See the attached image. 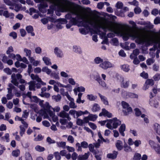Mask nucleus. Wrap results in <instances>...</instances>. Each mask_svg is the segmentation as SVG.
<instances>
[{"label":"nucleus","mask_w":160,"mask_h":160,"mask_svg":"<svg viewBox=\"0 0 160 160\" xmlns=\"http://www.w3.org/2000/svg\"><path fill=\"white\" fill-rule=\"evenodd\" d=\"M122 104L123 108L122 112L124 115H128L132 113V109L128 103L122 101Z\"/></svg>","instance_id":"nucleus-1"},{"label":"nucleus","mask_w":160,"mask_h":160,"mask_svg":"<svg viewBox=\"0 0 160 160\" xmlns=\"http://www.w3.org/2000/svg\"><path fill=\"white\" fill-rule=\"evenodd\" d=\"M99 67L104 70L112 67V64L109 61L103 62L99 65Z\"/></svg>","instance_id":"nucleus-2"},{"label":"nucleus","mask_w":160,"mask_h":160,"mask_svg":"<svg viewBox=\"0 0 160 160\" xmlns=\"http://www.w3.org/2000/svg\"><path fill=\"white\" fill-rule=\"evenodd\" d=\"M121 79L120 81L121 82L120 86L121 87L124 88H127L129 85V81L124 82V78L120 76Z\"/></svg>","instance_id":"nucleus-3"},{"label":"nucleus","mask_w":160,"mask_h":160,"mask_svg":"<svg viewBox=\"0 0 160 160\" xmlns=\"http://www.w3.org/2000/svg\"><path fill=\"white\" fill-rule=\"evenodd\" d=\"M132 37L135 39H136L135 42L139 44H142L144 42V41L141 37L137 34H133L132 35Z\"/></svg>","instance_id":"nucleus-4"},{"label":"nucleus","mask_w":160,"mask_h":160,"mask_svg":"<svg viewBox=\"0 0 160 160\" xmlns=\"http://www.w3.org/2000/svg\"><path fill=\"white\" fill-rule=\"evenodd\" d=\"M113 123L112 126L113 128H116L118 126L121 124V122L119 119H118L116 117L113 118Z\"/></svg>","instance_id":"nucleus-5"},{"label":"nucleus","mask_w":160,"mask_h":160,"mask_svg":"<svg viewBox=\"0 0 160 160\" xmlns=\"http://www.w3.org/2000/svg\"><path fill=\"white\" fill-rule=\"evenodd\" d=\"M118 154V151H113L112 152V153H110L108 154L107 155V157L108 158L114 159L117 158Z\"/></svg>","instance_id":"nucleus-6"},{"label":"nucleus","mask_w":160,"mask_h":160,"mask_svg":"<svg viewBox=\"0 0 160 160\" xmlns=\"http://www.w3.org/2000/svg\"><path fill=\"white\" fill-rule=\"evenodd\" d=\"M26 30L28 33L31 34L32 36L35 35V34L33 32L34 29L33 27L31 25L27 26L26 28Z\"/></svg>","instance_id":"nucleus-7"},{"label":"nucleus","mask_w":160,"mask_h":160,"mask_svg":"<svg viewBox=\"0 0 160 160\" xmlns=\"http://www.w3.org/2000/svg\"><path fill=\"white\" fill-rule=\"evenodd\" d=\"M92 21L88 20H83L82 22V26L87 28H90L89 25H92Z\"/></svg>","instance_id":"nucleus-8"},{"label":"nucleus","mask_w":160,"mask_h":160,"mask_svg":"<svg viewBox=\"0 0 160 160\" xmlns=\"http://www.w3.org/2000/svg\"><path fill=\"white\" fill-rule=\"evenodd\" d=\"M59 116L62 118H66L69 120H70L71 119L69 116V114L64 111H61L59 113Z\"/></svg>","instance_id":"nucleus-9"},{"label":"nucleus","mask_w":160,"mask_h":160,"mask_svg":"<svg viewBox=\"0 0 160 160\" xmlns=\"http://www.w3.org/2000/svg\"><path fill=\"white\" fill-rule=\"evenodd\" d=\"M11 78L12 79L11 82L16 87H18L19 83L17 81L16 79V75L15 73H12L11 76Z\"/></svg>","instance_id":"nucleus-10"},{"label":"nucleus","mask_w":160,"mask_h":160,"mask_svg":"<svg viewBox=\"0 0 160 160\" xmlns=\"http://www.w3.org/2000/svg\"><path fill=\"white\" fill-rule=\"evenodd\" d=\"M126 130V125L124 124H121L119 129V131L121 135L122 136H125L124 132Z\"/></svg>","instance_id":"nucleus-11"},{"label":"nucleus","mask_w":160,"mask_h":160,"mask_svg":"<svg viewBox=\"0 0 160 160\" xmlns=\"http://www.w3.org/2000/svg\"><path fill=\"white\" fill-rule=\"evenodd\" d=\"M54 53L58 57L61 58L63 54L62 52L58 47H56L54 49Z\"/></svg>","instance_id":"nucleus-12"},{"label":"nucleus","mask_w":160,"mask_h":160,"mask_svg":"<svg viewBox=\"0 0 160 160\" xmlns=\"http://www.w3.org/2000/svg\"><path fill=\"white\" fill-rule=\"evenodd\" d=\"M116 147L118 151L122 150L123 148V143L120 140H118L115 144Z\"/></svg>","instance_id":"nucleus-13"},{"label":"nucleus","mask_w":160,"mask_h":160,"mask_svg":"<svg viewBox=\"0 0 160 160\" xmlns=\"http://www.w3.org/2000/svg\"><path fill=\"white\" fill-rule=\"evenodd\" d=\"M28 84L29 85V90L30 91L35 90L36 82L34 81H31L29 82Z\"/></svg>","instance_id":"nucleus-14"},{"label":"nucleus","mask_w":160,"mask_h":160,"mask_svg":"<svg viewBox=\"0 0 160 160\" xmlns=\"http://www.w3.org/2000/svg\"><path fill=\"white\" fill-rule=\"evenodd\" d=\"M3 15L6 18H10L11 19L14 18V14L13 13H9L8 11H5L3 13Z\"/></svg>","instance_id":"nucleus-15"},{"label":"nucleus","mask_w":160,"mask_h":160,"mask_svg":"<svg viewBox=\"0 0 160 160\" xmlns=\"http://www.w3.org/2000/svg\"><path fill=\"white\" fill-rule=\"evenodd\" d=\"M101 109L99 105L97 103H94L91 109L93 112H96L99 111Z\"/></svg>","instance_id":"nucleus-16"},{"label":"nucleus","mask_w":160,"mask_h":160,"mask_svg":"<svg viewBox=\"0 0 160 160\" xmlns=\"http://www.w3.org/2000/svg\"><path fill=\"white\" fill-rule=\"evenodd\" d=\"M154 130L156 133L160 135V125L157 123H155L154 125Z\"/></svg>","instance_id":"nucleus-17"},{"label":"nucleus","mask_w":160,"mask_h":160,"mask_svg":"<svg viewBox=\"0 0 160 160\" xmlns=\"http://www.w3.org/2000/svg\"><path fill=\"white\" fill-rule=\"evenodd\" d=\"M99 95L102 101L103 102V103L106 105H108V102L107 100V98L100 94H99Z\"/></svg>","instance_id":"nucleus-18"},{"label":"nucleus","mask_w":160,"mask_h":160,"mask_svg":"<svg viewBox=\"0 0 160 160\" xmlns=\"http://www.w3.org/2000/svg\"><path fill=\"white\" fill-rule=\"evenodd\" d=\"M42 60L47 65H49L52 64L50 59L47 57H44L42 58Z\"/></svg>","instance_id":"nucleus-19"},{"label":"nucleus","mask_w":160,"mask_h":160,"mask_svg":"<svg viewBox=\"0 0 160 160\" xmlns=\"http://www.w3.org/2000/svg\"><path fill=\"white\" fill-rule=\"evenodd\" d=\"M42 72H46L48 75L50 74L52 72L51 70L46 66L43 67L42 68Z\"/></svg>","instance_id":"nucleus-20"},{"label":"nucleus","mask_w":160,"mask_h":160,"mask_svg":"<svg viewBox=\"0 0 160 160\" xmlns=\"http://www.w3.org/2000/svg\"><path fill=\"white\" fill-rule=\"evenodd\" d=\"M79 22V21L76 18L72 17L70 20L69 23H71L72 25H76Z\"/></svg>","instance_id":"nucleus-21"},{"label":"nucleus","mask_w":160,"mask_h":160,"mask_svg":"<svg viewBox=\"0 0 160 160\" xmlns=\"http://www.w3.org/2000/svg\"><path fill=\"white\" fill-rule=\"evenodd\" d=\"M154 83V80L152 79H147L145 82V84L152 86Z\"/></svg>","instance_id":"nucleus-22"},{"label":"nucleus","mask_w":160,"mask_h":160,"mask_svg":"<svg viewBox=\"0 0 160 160\" xmlns=\"http://www.w3.org/2000/svg\"><path fill=\"white\" fill-rule=\"evenodd\" d=\"M94 62L96 64H98L102 63L103 62V60L99 57H96L94 59Z\"/></svg>","instance_id":"nucleus-23"},{"label":"nucleus","mask_w":160,"mask_h":160,"mask_svg":"<svg viewBox=\"0 0 160 160\" xmlns=\"http://www.w3.org/2000/svg\"><path fill=\"white\" fill-rule=\"evenodd\" d=\"M121 68L125 72H128L130 70L129 66L127 64H124L122 65Z\"/></svg>","instance_id":"nucleus-24"},{"label":"nucleus","mask_w":160,"mask_h":160,"mask_svg":"<svg viewBox=\"0 0 160 160\" xmlns=\"http://www.w3.org/2000/svg\"><path fill=\"white\" fill-rule=\"evenodd\" d=\"M153 148L157 154H160V146L159 144H155Z\"/></svg>","instance_id":"nucleus-25"},{"label":"nucleus","mask_w":160,"mask_h":160,"mask_svg":"<svg viewBox=\"0 0 160 160\" xmlns=\"http://www.w3.org/2000/svg\"><path fill=\"white\" fill-rule=\"evenodd\" d=\"M90 121H95L98 118V116L96 115H94L92 114H90L88 116Z\"/></svg>","instance_id":"nucleus-26"},{"label":"nucleus","mask_w":160,"mask_h":160,"mask_svg":"<svg viewBox=\"0 0 160 160\" xmlns=\"http://www.w3.org/2000/svg\"><path fill=\"white\" fill-rule=\"evenodd\" d=\"M52 99H54L56 102H58L60 101L61 99V97L59 94H58L57 95H53L52 97Z\"/></svg>","instance_id":"nucleus-27"},{"label":"nucleus","mask_w":160,"mask_h":160,"mask_svg":"<svg viewBox=\"0 0 160 160\" xmlns=\"http://www.w3.org/2000/svg\"><path fill=\"white\" fill-rule=\"evenodd\" d=\"M35 149L38 151L39 152H43L45 150V148L40 145H37L35 147Z\"/></svg>","instance_id":"nucleus-28"},{"label":"nucleus","mask_w":160,"mask_h":160,"mask_svg":"<svg viewBox=\"0 0 160 160\" xmlns=\"http://www.w3.org/2000/svg\"><path fill=\"white\" fill-rule=\"evenodd\" d=\"M127 95H128L129 97L132 98H137L138 97V96L137 94L131 92H128Z\"/></svg>","instance_id":"nucleus-29"},{"label":"nucleus","mask_w":160,"mask_h":160,"mask_svg":"<svg viewBox=\"0 0 160 160\" xmlns=\"http://www.w3.org/2000/svg\"><path fill=\"white\" fill-rule=\"evenodd\" d=\"M73 50L76 52L79 53H81L82 52L81 48H78L76 46H73Z\"/></svg>","instance_id":"nucleus-30"},{"label":"nucleus","mask_w":160,"mask_h":160,"mask_svg":"<svg viewBox=\"0 0 160 160\" xmlns=\"http://www.w3.org/2000/svg\"><path fill=\"white\" fill-rule=\"evenodd\" d=\"M50 74V76L51 77H52L53 78L59 80L60 78L58 75V74H57L56 73V72H52Z\"/></svg>","instance_id":"nucleus-31"},{"label":"nucleus","mask_w":160,"mask_h":160,"mask_svg":"<svg viewBox=\"0 0 160 160\" xmlns=\"http://www.w3.org/2000/svg\"><path fill=\"white\" fill-rule=\"evenodd\" d=\"M141 158V155L139 153H136L133 157V159L135 160H140Z\"/></svg>","instance_id":"nucleus-32"},{"label":"nucleus","mask_w":160,"mask_h":160,"mask_svg":"<svg viewBox=\"0 0 160 160\" xmlns=\"http://www.w3.org/2000/svg\"><path fill=\"white\" fill-rule=\"evenodd\" d=\"M53 155L55 158L56 160H60L61 157L58 152H54L53 153Z\"/></svg>","instance_id":"nucleus-33"},{"label":"nucleus","mask_w":160,"mask_h":160,"mask_svg":"<svg viewBox=\"0 0 160 160\" xmlns=\"http://www.w3.org/2000/svg\"><path fill=\"white\" fill-rule=\"evenodd\" d=\"M20 150L19 149L14 150L12 151V154L13 156L17 157L20 154Z\"/></svg>","instance_id":"nucleus-34"},{"label":"nucleus","mask_w":160,"mask_h":160,"mask_svg":"<svg viewBox=\"0 0 160 160\" xmlns=\"http://www.w3.org/2000/svg\"><path fill=\"white\" fill-rule=\"evenodd\" d=\"M108 111L105 108H102V112L99 113V116L100 117L102 116H103L104 117H105V115L108 113Z\"/></svg>","instance_id":"nucleus-35"},{"label":"nucleus","mask_w":160,"mask_h":160,"mask_svg":"<svg viewBox=\"0 0 160 160\" xmlns=\"http://www.w3.org/2000/svg\"><path fill=\"white\" fill-rule=\"evenodd\" d=\"M132 36L128 33H125L123 35L122 38L124 41H127L129 39V37H132Z\"/></svg>","instance_id":"nucleus-36"},{"label":"nucleus","mask_w":160,"mask_h":160,"mask_svg":"<svg viewBox=\"0 0 160 160\" xmlns=\"http://www.w3.org/2000/svg\"><path fill=\"white\" fill-rule=\"evenodd\" d=\"M134 110L135 111V114L136 116L139 117L141 115V111L139 108H136Z\"/></svg>","instance_id":"nucleus-37"},{"label":"nucleus","mask_w":160,"mask_h":160,"mask_svg":"<svg viewBox=\"0 0 160 160\" xmlns=\"http://www.w3.org/2000/svg\"><path fill=\"white\" fill-rule=\"evenodd\" d=\"M46 141L48 142V144H51L54 143L56 142L54 140L52 139L50 137H48L47 138Z\"/></svg>","instance_id":"nucleus-38"},{"label":"nucleus","mask_w":160,"mask_h":160,"mask_svg":"<svg viewBox=\"0 0 160 160\" xmlns=\"http://www.w3.org/2000/svg\"><path fill=\"white\" fill-rule=\"evenodd\" d=\"M84 123V121L83 120L80 118H78L77 120L76 124L78 125L82 126Z\"/></svg>","instance_id":"nucleus-39"},{"label":"nucleus","mask_w":160,"mask_h":160,"mask_svg":"<svg viewBox=\"0 0 160 160\" xmlns=\"http://www.w3.org/2000/svg\"><path fill=\"white\" fill-rule=\"evenodd\" d=\"M87 98L90 101H92L95 100L96 98L92 94L88 95Z\"/></svg>","instance_id":"nucleus-40"},{"label":"nucleus","mask_w":160,"mask_h":160,"mask_svg":"<svg viewBox=\"0 0 160 160\" xmlns=\"http://www.w3.org/2000/svg\"><path fill=\"white\" fill-rule=\"evenodd\" d=\"M123 6L122 3L120 2H118L116 4V7L117 9H122Z\"/></svg>","instance_id":"nucleus-41"},{"label":"nucleus","mask_w":160,"mask_h":160,"mask_svg":"<svg viewBox=\"0 0 160 160\" xmlns=\"http://www.w3.org/2000/svg\"><path fill=\"white\" fill-rule=\"evenodd\" d=\"M20 134L21 136H22L24 134L25 130L24 127H22L21 125L20 126Z\"/></svg>","instance_id":"nucleus-42"},{"label":"nucleus","mask_w":160,"mask_h":160,"mask_svg":"<svg viewBox=\"0 0 160 160\" xmlns=\"http://www.w3.org/2000/svg\"><path fill=\"white\" fill-rule=\"evenodd\" d=\"M153 42V40L152 39L148 40L145 42V45L146 46L148 47L151 45Z\"/></svg>","instance_id":"nucleus-43"},{"label":"nucleus","mask_w":160,"mask_h":160,"mask_svg":"<svg viewBox=\"0 0 160 160\" xmlns=\"http://www.w3.org/2000/svg\"><path fill=\"white\" fill-rule=\"evenodd\" d=\"M140 76L144 79H147L148 77V73L145 72L144 71H143L141 73Z\"/></svg>","instance_id":"nucleus-44"},{"label":"nucleus","mask_w":160,"mask_h":160,"mask_svg":"<svg viewBox=\"0 0 160 160\" xmlns=\"http://www.w3.org/2000/svg\"><path fill=\"white\" fill-rule=\"evenodd\" d=\"M70 102L69 103L70 108H76L77 106L75 105V104L74 102V100H70Z\"/></svg>","instance_id":"nucleus-45"},{"label":"nucleus","mask_w":160,"mask_h":160,"mask_svg":"<svg viewBox=\"0 0 160 160\" xmlns=\"http://www.w3.org/2000/svg\"><path fill=\"white\" fill-rule=\"evenodd\" d=\"M25 156L26 160H32L31 155L29 152L26 153Z\"/></svg>","instance_id":"nucleus-46"},{"label":"nucleus","mask_w":160,"mask_h":160,"mask_svg":"<svg viewBox=\"0 0 160 160\" xmlns=\"http://www.w3.org/2000/svg\"><path fill=\"white\" fill-rule=\"evenodd\" d=\"M128 3L134 6H138V2L136 0H133L132 2H129Z\"/></svg>","instance_id":"nucleus-47"},{"label":"nucleus","mask_w":160,"mask_h":160,"mask_svg":"<svg viewBox=\"0 0 160 160\" xmlns=\"http://www.w3.org/2000/svg\"><path fill=\"white\" fill-rule=\"evenodd\" d=\"M24 51L26 53L27 56H28V57H30L32 53L31 51L30 50H28L27 48H25Z\"/></svg>","instance_id":"nucleus-48"},{"label":"nucleus","mask_w":160,"mask_h":160,"mask_svg":"<svg viewBox=\"0 0 160 160\" xmlns=\"http://www.w3.org/2000/svg\"><path fill=\"white\" fill-rule=\"evenodd\" d=\"M9 36L13 38L14 39H15L17 37V34L14 32H12L10 33Z\"/></svg>","instance_id":"nucleus-49"},{"label":"nucleus","mask_w":160,"mask_h":160,"mask_svg":"<svg viewBox=\"0 0 160 160\" xmlns=\"http://www.w3.org/2000/svg\"><path fill=\"white\" fill-rule=\"evenodd\" d=\"M88 125L93 130L96 129L97 128V126L95 124L91 122H89Z\"/></svg>","instance_id":"nucleus-50"},{"label":"nucleus","mask_w":160,"mask_h":160,"mask_svg":"<svg viewBox=\"0 0 160 160\" xmlns=\"http://www.w3.org/2000/svg\"><path fill=\"white\" fill-rule=\"evenodd\" d=\"M81 145L82 148H87L88 147V143L86 141H83L81 142Z\"/></svg>","instance_id":"nucleus-51"},{"label":"nucleus","mask_w":160,"mask_h":160,"mask_svg":"<svg viewBox=\"0 0 160 160\" xmlns=\"http://www.w3.org/2000/svg\"><path fill=\"white\" fill-rule=\"evenodd\" d=\"M6 73L8 74L11 75L12 74V71L9 68H4L3 70Z\"/></svg>","instance_id":"nucleus-52"},{"label":"nucleus","mask_w":160,"mask_h":160,"mask_svg":"<svg viewBox=\"0 0 160 160\" xmlns=\"http://www.w3.org/2000/svg\"><path fill=\"white\" fill-rule=\"evenodd\" d=\"M57 10L60 12H64L65 11V9L62 6H58L57 8Z\"/></svg>","instance_id":"nucleus-53"},{"label":"nucleus","mask_w":160,"mask_h":160,"mask_svg":"<svg viewBox=\"0 0 160 160\" xmlns=\"http://www.w3.org/2000/svg\"><path fill=\"white\" fill-rule=\"evenodd\" d=\"M85 90V88L82 86L78 87L77 89V91L79 92H84Z\"/></svg>","instance_id":"nucleus-54"},{"label":"nucleus","mask_w":160,"mask_h":160,"mask_svg":"<svg viewBox=\"0 0 160 160\" xmlns=\"http://www.w3.org/2000/svg\"><path fill=\"white\" fill-rule=\"evenodd\" d=\"M48 5L46 3H41L40 4V6L39 7V10L40 11L41 10V9H42L44 8L47 7Z\"/></svg>","instance_id":"nucleus-55"},{"label":"nucleus","mask_w":160,"mask_h":160,"mask_svg":"<svg viewBox=\"0 0 160 160\" xmlns=\"http://www.w3.org/2000/svg\"><path fill=\"white\" fill-rule=\"evenodd\" d=\"M29 10V14L31 15H32L33 13H37L38 12L36 9L33 8H30Z\"/></svg>","instance_id":"nucleus-56"},{"label":"nucleus","mask_w":160,"mask_h":160,"mask_svg":"<svg viewBox=\"0 0 160 160\" xmlns=\"http://www.w3.org/2000/svg\"><path fill=\"white\" fill-rule=\"evenodd\" d=\"M72 14L76 16L75 18H76L78 20H78H81L82 19V16L80 14H78L76 12H72Z\"/></svg>","instance_id":"nucleus-57"},{"label":"nucleus","mask_w":160,"mask_h":160,"mask_svg":"<svg viewBox=\"0 0 160 160\" xmlns=\"http://www.w3.org/2000/svg\"><path fill=\"white\" fill-rule=\"evenodd\" d=\"M42 124L44 126L48 127L50 126V123L47 121L45 120L42 122Z\"/></svg>","instance_id":"nucleus-58"},{"label":"nucleus","mask_w":160,"mask_h":160,"mask_svg":"<svg viewBox=\"0 0 160 160\" xmlns=\"http://www.w3.org/2000/svg\"><path fill=\"white\" fill-rule=\"evenodd\" d=\"M58 144V146L59 147H64L66 145V142H61L59 143L58 142H57Z\"/></svg>","instance_id":"nucleus-59"},{"label":"nucleus","mask_w":160,"mask_h":160,"mask_svg":"<svg viewBox=\"0 0 160 160\" xmlns=\"http://www.w3.org/2000/svg\"><path fill=\"white\" fill-rule=\"evenodd\" d=\"M119 55L122 57H125L126 56V54L124 51L123 50H121L119 52Z\"/></svg>","instance_id":"nucleus-60"},{"label":"nucleus","mask_w":160,"mask_h":160,"mask_svg":"<svg viewBox=\"0 0 160 160\" xmlns=\"http://www.w3.org/2000/svg\"><path fill=\"white\" fill-rule=\"evenodd\" d=\"M33 71V69L32 68V66L31 64H29L28 65V74L29 75L31 72H32Z\"/></svg>","instance_id":"nucleus-61"},{"label":"nucleus","mask_w":160,"mask_h":160,"mask_svg":"<svg viewBox=\"0 0 160 160\" xmlns=\"http://www.w3.org/2000/svg\"><path fill=\"white\" fill-rule=\"evenodd\" d=\"M20 32L21 36L22 37H24L26 34V32L25 30L23 29H21L20 30Z\"/></svg>","instance_id":"nucleus-62"},{"label":"nucleus","mask_w":160,"mask_h":160,"mask_svg":"<svg viewBox=\"0 0 160 160\" xmlns=\"http://www.w3.org/2000/svg\"><path fill=\"white\" fill-rule=\"evenodd\" d=\"M13 51V48L12 46H11L8 48V49L6 52V53L7 54H10L11 52H12Z\"/></svg>","instance_id":"nucleus-63"},{"label":"nucleus","mask_w":160,"mask_h":160,"mask_svg":"<svg viewBox=\"0 0 160 160\" xmlns=\"http://www.w3.org/2000/svg\"><path fill=\"white\" fill-rule=\"evenodd\" d=\"M78 154L75 152H74L72 155L71 158L73 160H76L78 157Z\"/></svg>","instance_id":"nucleus-64"}]
</instances>
